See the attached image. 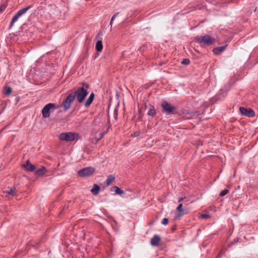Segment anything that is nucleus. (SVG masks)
Returning <instances> with one entry per match:
<instances>
[{
	"label": "nucleus",
	"mask_w": 258,
	"mask_h": 258,
	"mask_svg": "<svg viewBox=\"0 0 258 258\" xmlns=\"http://www.w3.org/2000/svg\"><path fill=\"white\" fill-rule=\"evenodd\" d=\"M46 172V169L45 167H42L41 168L35 170V174L37 176L42 175Z\"/></svg>",
	"instance_id": "obj_13"
},
{
	"label": "nucleus",
	"mask_w": 258,
	"mask_h": 258,
	"mask_svg": "<svg viewBox=\"0 0 258 258\" xmlns=\"http://www.w3.org/2000/svg\"><path fill=\"white\" fill-rule=\"evenodd\" d=\"M184 199V198H179L178 200V202H181L183 199Z\"/></svg>",
	"instance_id": "obj_30"
},
{
	"label": "nucleus",
	"mask_w": 258,
	"mask_h": 258,
	"mask_svg": "<svg viewBox=\"0 0 258 258\" xmlns=\"http://www.w3.org/2000/svg\"><path fill=\"white\" fill-rule=\"evenodd\" d=\"M55 108V104L53 103H48L46 104L42 109V113L44 118L49 117L50 116L49 111L51 109Z\"/></svg>",
	"instance_id": "obj_7"
},
{
	"label": "nucleus",
	"mask_w": 258,
	"mask_h": 258,
	"mask_svg": "<svg viewBox=\"0 0 258 258\" xmlns=\"http://www.w3.org/2000/svg\"><path fill=\"white\" fill-rule=\"evenodd\" d=\"M182 204L181 203L179 204L176 208V210L179 212V213L175 217V219H177L178 218L183 216L185 213L184 210L182 209Z\"/></svg>",
	"instance_id": "obj_12"
},
{
	"label": "nucleus",
	"mask_w": 258,
	"mask_h": 258,
	"mask_svg": "<svg viewBox=\"0 0 258 258\" xmlns=\"http://www.w3.org/2000/svg\"><path fill=\"white\" fill-rule=\"evenodd\" d=\"M23 167L29 171H34L35 170V166L31 164L29 160H27L26 163L23 164Z\"/></svg>",
	"instance_id": "obj_10"
},
{
	"label": "nucleus",
	"mask_w": 258,
	"mask_h": 258,
	"mask_svg": "<svg viewBox=\"0 0 258 258\" xmlns=\"http://www.w3.org/2000/svg\"><path fill=\"white\" fill-rule=\"evenodd\" d=\"M6 7H7V5L5 4H3V5H2L0 7V11L3 12L6 8Z\"/></svg>",
	"instance_id": "obj_27"
},
{
	"label": "nucleus",
	"mask_w": 258,
	"mask_h": 258,
	"mask_svg": "<svg viewBox=\"0 0 258 258\" xmlns=\"http://www.w3.org/2000/svg\"><path fill=\"white\" fill-rule=\"evenodd\" d=\"M201 217L203 219H207V218H210V216L209 215H208V214H202Z\"/></svg>",
	"instance_id": "obj_28"
},
{
	"label": "nucleus",
	"mask_w": 258,
	"mask_h": 258,
	"mask_svg": "<svg viewBox=\"0 0 258 258\" xmlns=\"http://www.w3.org/2000/svg\"><path fill=\"white\" fill-rule=\"evenodd\" d=\"M239 111L242 115L247 116L248 117H251L254 115V111L250 108L240 107L239 108Z\"/></svg>",
	"instance_id": "obj_8"
},
{
	"label": "nucleus",
	"mask_w": 258,
	"mask_h": 258,
	"mask_svg": "<svg viewBox=\"0 0 258 258\" xmlns=\"http://www.w3.org/2000/svg\"><path fill=\"white\" fill-rule=\"evenodd\" d=\"M115 192L117 195H122L124 193V191L121 190L120 188L118 187L115 186Z\"/></svg>",
	"instance_id": "obj_21"
},
{
	"label": "nucleus",
	"mask_w": 258,
	"mask_h": 258,
	"mask_svg": "<svg viewBox=\"0 0 258 258\" xmlns=\"http://www.w3.org/2000/svg\"><path fill=\"white\" fill-rule=\"evenodd\" d=\"M88 85L83 84L81 88H78L74 93H73V95H75V98L76 97L79 103L82 102L88 94Z\"/></svg>",
	"instance_id": "obj_1"
},
{
	"label": "nucleus",
	"mask_w": 258,
	"mask_h": 258,
	"mask_svg": "<svg viewBox=\"0 0 258 258\" xmlns=\"http://www.w3.org/2000/svg\"><path fill=\"white\" fill-rule=\"evenodd\" d=\"M168 219L167 218H164L161 221V223L163 224V225H166L168 224Z\"/></svg>",
	"instance_id": "obj_24"
},
{
	"label": "nucleus",
	"mask_w": 258,
	"mask_h": 258,
	"mask_svg": "<svg viewBox=\"0 0 258 258\" xmlns=\"http://www.w3.org/2000/svg\"><path fill=\"white\" fill-rule=\"evenodd\" d=\"M104 134L103 133H101L99 134V137L97 139H96V143H97L99 140H100L104 137Z\"/></svg>",
	"instance_id": "obj_25"
},
{
	"label": "nucleus",
	"mask_w": 258,
	"mask_h": 258,
	"mask_svg": "<svg viewBox=\"0 0 258 258\" xmlns=\"http://www.w3.org/2000/svg\"><path fill=\"white\" fill-rule=\"evenodd\" d=\"M160 241V237L157 235H155L151 240V244L154 246H157L159 245V242Z\"/></svg>",
	"instance_id": "obj_11"
},
{
	"label": "nucleus",
	"mask_w": 258,
	"mask_h": 258,
	"mask_svg": "<svg viewBox=\"0 0 258 258\" xmlns=\"http://www.w3.org/2000/svg\"><path fill=\"white\" fill-rule=\"evenodd\" d=\"M161 105L163 109V111L167 115L172 114L175 109L174 106L165 100H163L161 102Z\"/></svg>",
	"instance_id": "obj_4"
},
{
	"label": "nucleus",
	"mask_w": 258,
	"mask_h": 258,
	"mask_svg": "<svg viewBox=\"0 0 258 258\" xmlns=\"http://www.w3.org/2000/svg\"><path fill=\"white\" fill-rule=\"evenodd\" d=\"M12 92V89L11 87H9L7 88L6 91V94L9 95Z\"/></svg>",
	"instance_id": "obj_26"
},
{
	"label": "nucleus",
	"mask_w": 258,
	"mask_h": 258,
	"mask_svg": "<svg viewBox=\"0 0 258 258\" xmlns=\"http://www.w3.org/2000/svg\"><path fill=\"white\" fill-rule=\"evenodd\" d=\"M32 7V6L30 5V6H28V7L25 8H23L20 10H19L16 14V15L14 16V17L13 18L11 23H10V27L9 28H11L13 27V26L14 25V23L18 20L19 18L21 16H22L23 14H24L25 13H26L27 11H28L30 9H31V8Z\"/></svg>",
	"instance_id": "obj_3"
},
{
	"label": "nucleus",
	"mask_w": 258,
	"mask_h": 258,
	"mask_svg": "<svg viewBox=\"0 0 258 258\" xmlns=\"http://www.w3.org/2000/svg\"><path fill=\"white\" fill-rule=\"evenodd\" d=\"M94 98V93H91L90 95V96L87 99V100L85 103V105L86 106H89L92 103V101H93Z\"/></svg>",
	"instance_id": "obj_15"
},
{
	"label": "nucleus",
	"mask_w": 258,
	"mask_h": 258,
	"mask_svg": "<svg viewBox=\"0 0 258 258\" xmlns=\"http://www.w3.org/2000/svg\"><path fill=\"white\" fill-rule=\"evenodd\" d=\"M114 180V177L113 176H109L107 179V184L109 185Z\"/></svg>",
	"instance_id": "obj_19"
},
{
	"label": "nucleus",
	"mask_w": 258,
	"mask_h": 258,
	"mask_svg": "<svg viewBox=\"0 0 258 258\" xmlns=\"http://www.w3.org/2000/svg\"><path fill=\"white\" fill-rule=\"evenodd\" d=\"M95 171L94 168L88 167L79 170L78 172V175L82 177H87L92 174Z\"/></svg>",
	"instance_id": "obj_6"
},
{
	"label": "nucleus",
	"mask_w": 258,
	"mask_h": 258,
	"mask_svg": "<svg viewBox=\"0 0 258 258\" xmlns=\"http://www.w3.org/2000/svg\"><path fill=\"white\" fill-rule=\"evenodd\" d=\"M156 114V110L154 108V107L152 105H150V110L148 112V114L151 117H153L154 115Z\"/></svg>",
	"instance_id": "obj_17"
},
{
	"label": "nucleus",
	"mask_w": 258,
	"mask_h": 258,
	"mask_svg": "<svg viewBox=\"0 0 258 258\" xmlns=\"http://www.w3.org/2000/svg\"><path fill=\"white\" fill-rule=\"evenodd\" d=\"M113 22V21H111L110 20L109 25H110L111 27L112 26Z\"/></svg>",
	"instance_id": "obj_31"
},
{
	"label": "nucleus",
	"mask_w": 258,
	"mask_h": 258,
	"mask_svg": "<svg viewBox=\"0 0 258 258\" xmlns=\"http://www.w3.org/2000/svg\"><path fill=\"white\" fill-rule=\"evenodd\" d=\"M189 62H190L189 60L188 59H186V58L183 59L181 61V63L183 64H185V65L188 64L189 63Z\"/></svg>",
	"instance_id": "obj_22"
},
{
	"label": "nucleus",
	"mask_w": 258,
	"mask_h": 258,
	"mask_svg": "<svg viewBox=\"0 0 258 258\" xmlns=\"http://www.w3.org/2000/svg\"><path fill=\"white\" fill-rule=\"evenodd\" d=\"M103 45L101 41H98L96 44V49L97 51H101L102 49Z\"/></svg>",
	"instance_id": "obj_18"
},
{
	"label": "nucleus",
	"mask_w": 258,
	"mask_h": 258,
	"mask_svg": "<svg viewBox=\"0 0 258 258\" xmlns=\"http://www.w3.org/2000/svg\"><path fill=\"white\" fill-rule=\"evenodd\" d=\"M197 40L201 45H211L215 42V39L210 35H205L203 36H198L197 37Z\"/></svg>",
	"instance_id": "obj_2"
},
{
	"label": "nucleus",
	"mask_w": 258,
	"mask_h": 258,
	"mask_svg": "<svg viewBox=\"0 0 258 258\" xmlns=\"http://www.w3.org/2000/svg\"><path fill=\"white\" fill-rule=\"evenodd\" d=\"M75 99V95H73V92L69 94L62 105L65 110L70 108L71 104L74 101Z\"/></svg>",
	"instance_id": "obj_5"
},
{
	"label": "nucleus",
	"mask_w": 258,
	"mask_h": 258,
	"mask_svg": "<svg viewBox=\"0 0 258 258\" xmlns=\"http://www.w3.org/2000/svg\"><path fill=\"white\" fill-rule=\"evenodd\" d=\"M15 188H10V190L6 191V193L8 194L9 195H11L14 196L16 195V193H15Z\"/></svg>",
	"instance_id": "obj_20"
},
{
	"label": "nucleus",
	"mask_w": 258,
	"mask_h": 258,
	"mask_svg": "<svg viewBox=\"0 0 258 258\" xmlns=\"http://www.w3.org/2000/svg\"><path fill=\"white\" fill-rule=\"evenodd\" d=\"M226 46H222L214 49V52L215 54H218L219 53L223 52L226 48Z\"/></svg>",
	"instance_id": "obj_16"
},
{
	"label": "nucleus",
	"mask_w": 258,
	"mask_h": 258,
	"mask_svg": "<svg viewBox=\"0 0 258 258\" xmlns=\"http://www.w3.org/2000/svg\"><path fill=\"white\" fill-rule=\"evenodd\" d=\"M59 138L61 140L66 141H72L75 140V135L72 133H62L60 135Z\"/></svg>",
	"instance_id": "obj_9"
},
{
	"label": "nucleus",
	"mask_w": 258,
	"mask_h": 258,
	"mask_svg": "<svg viewBox=\"0 0 258 258\" xmlns=\"http://www.w3.org/2000/svg\"><path fill=\"white\" fill-rule=\"evenodd\" d=\"M119 14V13H115L113 16L112 17L111 19V21H113L115 19V18L118 16V15Z\"/></svg>",
	"instance_id": "obj_29"
},
{
	"label": "nucleus",
	"mask_w": 258,
	"mask_h": 258,
	"mask_svg": "<svg viewBox=\"0 0 258 258\" xmlns=\"http://www.w3.org/2000/svg\"><path fill=\"white\" fill-rule=\"evenodd\" d=\"M228 192V190L227 189H224L221 191L220 194V196L221 197L225 196Z\"/></svg>",
	"instance_id": "obj_23"
},
{
	"label": "nucleus",
	"mask_w": 258,
	"mask_h": 258,
	"mask_svg": "<svg viewBox=\"0 0 258 258\" xmlns=\"http://www.w3.org/2000/svg\"><path fill=\"white\" fill-rule=\"evenodd\" d=\"M100 189V187L99 185L94 184L92 188L91 189V191L93 195L96 196L99 193Z\"/></svg>",
	"instance_id": "obj_14"
}]
</instances>
